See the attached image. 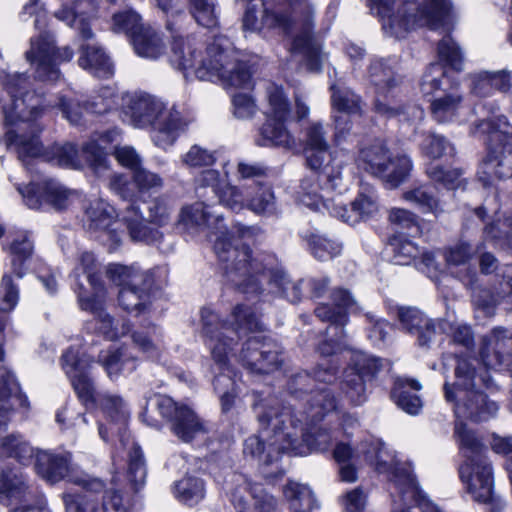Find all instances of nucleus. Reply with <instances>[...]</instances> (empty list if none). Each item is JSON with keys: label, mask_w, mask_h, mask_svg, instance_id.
I'll list each match as a JSON object with an SVG mask.
<instances>
[{"label": "nucleus", "mask_w": 512, "mask_h": 512, "mask_svg": "<svg viewBox=\"0 0 512 512\" xmlns=\"http://www.w3.org/2000/svg\"><path fill=\"white\" fill-rule=\"evenodd\" d=\"M177 226L188 233H194L208 227V237L213 242L214 251L223 263L224 278L229 285L239 292L256 296L268 286L269 293L286 298L296 303L301 298V282H292L283 270L274 254L267 252L253 253L246 243L251 241L261 230L257 226L238 224L233 233H229L223 218L216 212L208 211L204 201L184 206L179 214Z\"/></svg>", "instance_id": "nucleus-1"}, {"label": "nucleus", "mask_w": 512, "mask_h": 512, "mask_svg": "<svg viewBox=\"0 0 512 512\" xmlns=\"http://www.w3.org/2000/svg\"><path fill=\"white\" fill-rule=\"evenodd\" d=\"M231 319V323L221 320L210 307L201 310L204 343L211 352L214 369L219 371L213 386L219 395L223 413L230 412L238 398L235 373L231 368L233 359H238L250 372L258 374L274 372L282 363L277 344L258 336L250 337L237 357L235 347L240 337L248 332L262 331L263 326L251 307L241 304L234 307Z\"/></svg>", "instance_id": "nucleus-2"}, {"label": "nucleus", "mask_w": 512, "mask_h": 512, "mask_svg": "<svg viewBox=\"0 0 512 512\" xmlns=\"http://www.w3.org/2000/svg\"><path fill=\"white\" fill-rule=\"evenodd\" d=\"M336 373V367L323 368L319 365L313 376L302 372L290 379V394L297 398L307 394L305 423L297 417L290 406L285 405V413H274L276 417L273 419L270 416L273 411L268 410V406L260 411V421L270 425L272 431L276 432V436L282 441L280 449H288L290 455L305 456L311 452H326L333 442H337L338 430L315 428L326 416L340 413L338 401L331 387L336 380Z\"/></svg>", "instance_id": "nucleus-3"}, {"label": "nucleus", "mask_w": 512, "mask_h": 512, "mask_svg": "<svg viewBox=\"0 0 512 512\" xmlns=\"http://www.w3.org/2000/svg\"><path fill=\"white\" fill-rule=\"evenodd\" d=\"M25 74H0V109L4 115L6 126L23 124L32 130L31 135L19 134L13 129L7 130V145L13 148L23 164L30 159L43 156L46 160L62 167L77 169L81 166L76 146L72 143L55 144L50 151L44 152L39 140L40 129L33 122L47 108L42 95L27 90Z\"/></svg>", "instance_id": "nucleus-4"}, {"label": "nucleus", "mask_w": 512, "mask_h": 512, "mask_svg": "<svg viewBox=\"0 0 512 512\" xmlns=\"http://www.w3.org/2000/svg\"><path fill=\"white\" fill-rule=\"evenodd\" d=\"M172 66L201 81L218 83L225 89L252 87V73L244 53L227 34H212L197 41L194 34H177L171 41Z\"/></svg>", "instance_id": "nucleus-5"}, {"label": "nucleus", "mask_w": 512, "mask_h": 512, "mask_svg": "<svg viewBox=\"0 0 512 512\" xmlns=\"http://www.w3.org/2000/svg\"><path fill=\"white\" fill-rule=\"evenodd\" d=\"M510 339L506 330L494 328L483 340L480 351L482 367L476 369L468 359L460 358L455 368V381L444 384L447 402L453 405L455 416L470 419L473 422H487L499 412V404L482 391L496 389L490 370H498L506 362L504 347Z\"/></svg>", "instance_id": "nucleus-6"}, {"label": "nucleus", "mask_w": 512, "mask_h": 512, "mask_svg": "<svg viewBox=\"0 0 512 512\" xmlns=\"http://www.w3.org/2000/svg\"><path fill=\"white\" fill-rule=\"evenodd\" d=\"M93 358L79 347L68 348L61 356L60 364L65 375L87 409L99 408L109 421L111 433H117L121 446L128 449V478L137 490L145 484L147 470L141 448L131 440L127 432L129 411L123 398L114 393H96L89 372Z\"/></svg>", "instance_id": "nucleus-7"}, {"label": "nucleus", "mask_w": 512, "mask_h": 512, "mask_svg": "<svg viewBox=\"0 0 512 512\" xmlns=\"http://www.w3.org/2000/svg\"><path fill=\"white\" fill-rule=\"evenodd\" d=\"M84 227L92 238L101 243L109 252L116 251L122 244L124 227L133 241L148 244L159 242L162 233L145 222L140 208L130 204L120 219L116 209L103 199H94L85 210Z\"/></svg>", "instance_id": "nucleus-8"}, {"label": "nucleus", "mask_w": 512, "mask_h": 512, "mask_svg": "<svg viewBox=\"0 0 512 512\" xmlns=\"http://www.w3.org/2000/svg\"><path fill=\"white\" fill-rule=\"evenodd\" d=\"M84 227L92 238L101 243L109 252L116 251L122 244L124 227L133 241L148 244L159 242L162 233L145 222L140 208L130 204L120 219L116 209L103 199H94L85 210Z\"/></svg>", "instance_id": "nucleus-9"}, {"label": "nucleus", "mask_w": 512, "mask_h": 512, "mask_svg": "<svg viewBox=\"0 0 512 512\" xmlns=\"http://www.w3.org/2000/svg\"><path fill=\"white\" fill-rule=\"evenodd\" d=\"M454 436L463 462L459 466V477L471 498L486 505V512H503L505 500L494 491V477L486 448L466 424L457 421Z\"/></svg>", "instance_id": "nucleus-10"}, {"label": "nucleus", "mask_w": 512, "mask_h": 512, "mask_svg": "<svg viewBox=\"0 0 512 512\" xmlns=\"http://www.w3.org/2000/svg\"><path fill=\"white\" fill-rule=\"evenodd\" d=\"M71 277L74 280L73 289L81 310L93 315V320L86 324L88 331L95 330L111 341L121 338L130 331L128 321H114L104 309L106 291L101 280L100 264L93 253H81Z\"/></svg>", "instance_id": "nucleus-11"}, {"label": "nucleus", "mask_w": 512, "mask_h": 512, "mask_svg": "<svg viewBox=\"0 0 512 512\" xmlns=\"http://www.w3.org/2000/svg\"><path fill=\"white\" fill-rule=\"evenodd\" d=\"M122 119L134 128L152 130L156 146L167 149L187 126L180 112L160 97L135 91L123 97Z\"/></svg>", "instance_id": "nucleus-12"}, {"label": "nucleus", "mask_w": 512, "mask_h": 512, "mask_svg": "<svg viewBox=\"0 0 512 512\" xmlns=\"http://www.w3.org/2000/svg\"><path fill=\"white\" fill-rule=\"evenodd\" d=\"M471 133L487 134V154L477 170L478 180L484 187L491 186L495 180L512 176V163L504 153L512 154V125L503 115L483 119L476 123Z\"/></svg>", "instance_id": "nucleus-13"}, {"label": "nucleus", "mask_w": 512, "mask_h": 512, "mask_svg": "<svg viewBox=\"0 0 512 512\" xmlns=\"http://www.w3.org/2000/svg\"><path fill=\"white\" fill-rule=\"evenodd\" d=\"M420 90L425 98H429L432 118L440 124L461 123L465 120L469 108L459 84L452 85L444 68L431 63L425 70Z\"/></svg>", "instance_id": "nucleus-14"}, {"label": "nucleus", "mask_w": 512, "mask_h": 512, "mask_svg": "<svg viewBox=\"0 0 512 512\" xmlns=\"http://www.w3.org/2000/svg\"><path fill=\"white\" fill-rule=\"evenodd\" d=\"M0 458H14L21 464L28 463L34 456V448L19 433H6L10 412L28 408V399L21 392L14 374L6 367H0Z\"/></svg>", "instance_id": "nucleus-15"}, {"label": "nucleus", "mask_w": 512, "mask_h": 512, "mask_svg": "<svg viewBox=\"0 0 512 512\" xmlns=\"http://www.w3.org/2000/svg\"><path fill=\"white\" fill-rule=\"evenodd\" d=\"M333 457L337 463L365 461L379 474L384 475L389 482L390 494L398 493L403 486V471L412 472L407 463H400L395 452L375 437L369 436L363 440L354 450L348 443L337 441L333 450Z\"/></svg>", "instance_id": "nucleus-16"}, {"label": "nucleus", "mask_w": 512, "mask_h": 512, "mask_svg": "<svg viewBox=\"0 0 512 512\" xmlns=\"http://www.w3.org/2000/svg\"><path fill=\"white\" fill-rule=\"evenodd\" d=\"M330 299L331 303H321L315 308V315L321 321L330 323L327 330L329 338L322 341L317 348L322 357L336 355L348 348L344 327L349 322V313L361 312V307L346 289H333Z\"/></svg>", "instance_id": "nucleus-17"}, {"label": "nucleus", "mask_w": 512, "mask_h": 512, "mask_svg": "<svg viewBox=\"0 0 512 512\" xmlns=\"http://www.w3.org/2000/svg\"><path fill=\"white\" fill-rule=\"evenodd\" d=\"M344 158V156L335 155L321 169L311 170L305 175L296 191L297 201L313 211H327L331 215V210L337 202L325 199L323 193L341 191L344 188L343 170L346 166Z\"/></svg>", "instance_id": "nucleus-18"}, {"label": "nucleus", "mask_w": 512, "mask_h": 512, "mask_svg": "<svg viewBox=\"0 0 512 512\" xmlns=\"http://www.w3.org/2000/svg\"><path fill=\"white\" fill-rule=\"evenodd\" d=\"M108 278L119 287V305L128 312L143 313L150 304L152 274L135 266L109 264Z\"/></svg>", "instance_id": "nucleus-19"}, {"label": "nucleus", "mask_w": 512, "mask_h": 512, "mask_svg": "<svg viewBox=\"0 0 512 512\" xmlns=\"http://www.w3.org/2000/svg\"><path fill=\"white\" fill-rule=\"evenodd\" d=\"M269 407L272 410L271 418H275V414L285 413V405L275 396H267L259 398L253 404V410L256 414L260 426L259 435H252L244 441L243 453L246 457L257 460L263 464H270L277 460L281 454L287 453L288 449H280L282 441L276 436V432L272 431L270 425H266L260 421L259 413L262 409Z\"/></svg>", "instance_id": "nucleus-20"}, {"label": "nucleus", "mask_w": 512, "mask_h": 512, "mask_svg": "<svg viewBox=\"0 0 512 512\" xmlns=\"http://www.w3.org/2000/svg\"><path fill=\"white\" fill-rule=\"evenodd\" d=\"M35 471L45 481L57 483L63 479L78 486H84L88 490L101 491L103 482L93 478L78 469L73 464L72 455L69 452L54 453L49 450L34 451Z\"/></svg>", "instance_id": "nucleus-21"}, {"label": "nucleus", "mask_w": 512, "mask_h": 512, "mask_svg": "<svg viewBox=\"0 0 512 512\" xmlns=\"http://www.w3.org/2000/svg\"><path fill=\"white\" fill-rule=\"evenodd\" d=\"M153 400L160 415L169 422L172 433L181 441L191 442L209 433V423L190 406L161 394L155 395Z\"/></svg>", "instance_id": "nucleus-22"}, {"label": "nucleus", "mask_w": 512, "mask_h": 512, "mask_svg": "<svg viewBox=\"0 0 512 512\" xmlns=\"http://www.w3.org/2000/svg\"><path fill=\"white\" fill-rule=\"evenodd\" d=\"M368 78L375 88V112L387 119L400 116L403 113V107L397 105L401 95L400 80L392 69L382 59H372Z\"/></svg>", "instance_id": "nucleus-23"}, {"label": "nucleus", "mask_w": 512, "mask_h": 512, "mask_svg": "<svg viewBox=\"0 0 512 512\" xmlns=\"http://www.w3.org/2000/svg\"><path fill=\"white\" fill-rule=\"evenodd\" d=\"M74 56L68 47L56 48L51 34H38L31 38L27 60L35 66L36 77L42 81H55L60 77L58 65L69 62Z\"/></svg>", "instance_id": "nucleus-24"}, {"label": "nucleus", "mask_w": 512, "mask_h": 512, "mask_svg": "<svg viewBox=\"0 0 512 512\" xmlns=\"http://www.w3.org/2000/svg\"><path fill=\"white\" fill-rule=\"evenodd\" d=\"M223 201L225 207L234 212L248 209L261 216H276L280 213L272 187L261 181L231 188L229 195L224 197Z\"/></svg>", "instance_id": "nucleus-25"}, {"label": "nucleus", "mask_w": 512, "mask_h": 512, "mask_svg": "<svg viewBox=\"0 0 512 512\" xmlns=\"http://www.w3.org/2000/svg\"><path fill=\"white\" fill-rule=\"evenodd\" d=\"M5 501L18 504L13 512H50L44 494L28 486L22 474L0 468V502Z\"/></svg>", "instance_id": "nucleus-26"}, {"label": "nucleus", "mask_w": 512, "mask_h": 512, "mask_svg": "<svg viewBox=\"0 0 512 512\" xmlns=\"http://www.w3.org/2000/svg\"><path fill=\"white\" fill-rule=\"evenodd\" d=\"M381 368V360L363 351H351L349 367L345 372L342 389L353 405L366 400L365 381L372 379Z\"/></svg>", "instance_id": "nucleus-27"}, {"label": "nucleus", "mask_w": 512, "mask_h": 512, "mask_svg": "<svg viewBox=\"0 0 512 512\" xmlns=\"http://www.w3.org/2000/svg\"><path fill=\"white\" fill-rule=\"evenodd\" d=\"M18 191L31 209H41L48 205L56 210H63L79 198L76 191L66 188L54 179L32 182L23 188L19 186Z\"/></svg>", "instance_id": "nucleus-28"}, {"label": "nucleus", "mask_w": 512, "mask_h": 512, "mask_svg": "<svg viewBox=\"0 0 512 512\" xmlns=\"http://www.w3.org/2000/svg\"><path fill=\"white\" fill-rule=\"evenodd\" d=\"M237 512H273L275 498L261 485L249 483L244 476L234 474L225 488Z\"/></svg>", "instance_id": "nucleus-29"}, {"label": "nucleus", "mask_w": 512, "mask_h": 512, "mask_svg": "<svg viewBox=\"0 0 512 512\" xmlns=\"http://www.w3.org/2000/svg\"><path fill=\"white\" fill-rule=\"evenodd\" d=\"M116 104L115 90L112 87H102L85 106H82L74 97L61 95L58 97L56 107L71 125L78 126L82 124L83 111L104 114L114 108Z\"/></svg>", "instance_id": "nucleus-30"}, {"label": "nucleus", "mask_w": 512, "mask_h": 512, "mask_svg": "<svg viewBox=\"0 0 512 512\" xmlns=\"http://www.w3.org/2000/svg\"><path fill=\"white\" fill-rule=\"evenodd\" d=\"M164 186L163 178L143 166L132 173V182L124 174H113L109 178V188L124 200L133 201L137 194L155 192Z\"/></svg>", "instance_id": "nucleus-31"}, {"label": "nucleus", "mask_w": 512, "mask_h": 512, "mask_svg": "<svg viewBox=\"0 0 512 512\" xmlns=\"http://www.w3.org/2000/svg\"><path fill=\"white\" fill-rule=\"evenodd\" d=\"M284 45L290 60L297 66H304L310 72H319L323 63L322 44L313 34H286Z\"/></svg>", "instance_id": "nucleus-32"}, {"label": "nucleus", "mask_w": 512, "mask_h": 512, "mask_svg": "<svg viewBox=\"0 0 512 512\" xmlns=\"http://www.w3.org/2000/svg\"><path fill=\"white\" fill-rule=\"evenodd\" d=\"M378 209V196L375 189L369 185H362L350 209L343 203L337 202L331 210V215L343 222L355 224L361 219L372 217Z\"/></svg>", "instance_id": "nucleus-33"}, {"label": "nucleus", "mask_w": 512, "mask_h": 512, "mask_svg": "<svg viewBox=\"0 0 512 512\" xmlns=\"http://www.w3.org/2000/svg\"><path fill=\"white\" fill-rule=\"evenodd\" d=\"M330 90L332 91L331 103L333 109L344 114L334 116L335 138L337 142H340L350 130L347 117L358 114L361 111L360 99L352 90L344 85L331 83Z\"/></svg>", "instance_id": "nucleus-34"}, {"label": "nucleus", "mask_w": 512, "mask_h": 512, "mask_svg": "<svg viewBox=\"0 0 512 512\" xmlns=\"http://www.w3.org/2000/svg\"><path fill=\"white\" fill-rule=\"evenodd\" d=\"M121 131L118 128L109 129L103 133L95 135L87 142L82 150L83 156L89 167L96 175L102 177L109 170L107 145L117 141Z\"/></svg>", "instance_id": "nucleus-35"}, {"label": "nucleus", "mask_w": 512, "mask_h": 512, "mask_svg": "<svg viewBox=\"0 0 512 512\" xmlns=\"http://www.w3.org/2000/svg\"><path fill=\"white\" fill-rule=\"evenodd\" d=\"M329 145L325 139V133L323 127L319 123H314L307 129L306 132V145L304 149L306 164L310 170H319L325 166L335 156H344L346 164L348 163L349 157L347 154L328 153Z\"/></svg>", "instance_id": "nucleus-36"}, {"label": "nucleus", "mask_w": 512, "mask_h": 512, "mask_svg": "<svg viewBox=\"0 0 512 512\" xmlns=\"http://www.w3.org/2000/svg\"><path fill=\"white\" fill-rule=\"evenodd\" d=\"M288 120L265 117V122L258 130L255 143L261 147L293 149L296 146V140L286 126Z\"/></svg>", "instance_id": "nucleus-37"}, {"label": "nucleus", "mask_w": 512, "mask_h": 512, "mask_svg": "<svg viewBox=\"0 0 512 512\" xmlns=\"http://www.w3.org/2000/svg\"><path fill=\"white\" fill-rule=\"evenodd\" d=\"M231 188H238V186L231 185L228 182L227 172L221 175L218 170L207 169L200 172L195 178V189L198 197L209 200L211 193L224 207L223 198L229 195Z\"/></svg>", "instance_id": "nucleus-38"}, {"label": "nucleus", "mask_w": 512, "mask_h": 512, "mask_svg": "<svg viewBox=\"0 0 512 512\" xmlns=\"http://www.w3.org/2000/svg\"><path fill=\"white\" fill-rule=\"evenodd\" d=\"M78 64L98 78H109L114 74V65L111 58L97 44L85 43L81 45Z\"/></svg>", "instance_id": "nucleus-39"}, {"label": "nucleus", "mask_w": 512, "mask_h": 512, "mask_svg": "<svg viewBox=\"0 0 512 512\" xmlns=\"http://www.w3.org/2000/svg\"><path fill=\"white\" fill-rule=\"evenodd\" d=\"M475 254V250L468 242L459 241L444 250L446 265L452 274L461 281H471L474 275L470 261Z\"/></svg>", "instance_id": "nucleus-40"}, {"label": "nucleus", "mask_w": 512, "mask_h": 512, "mask_svg": "<svg viewBox=\"0 0 512 512\" xmlns=\"http://www.w3.org/2000/svg\"><path fill=\"white\" fill-rule=\"evenodd\" d=\"M451 11L449 0H424L417 13L408 19L417 28L438 29Z\"/></svg>", "instance_id": "nucleus-41"}, {"label": "nucleus", "mask_w": 512, "mask_h": 512, "mask_svg": "<svg viewBox=\"0 0 512 512\" xmlns=\"http://www.w3.org/2000/svg\"><path fill=\"white\" fill-rule=\"evenodd\" d=\"M390 155L385 143L377 140L359 151L356 163L359 168L380 178L386 171Z\"/></svg>", "instance_id": "nucleus-42"}, {"label": "nucleus", "mask_w": 512, "mask_h": 512, "mask_svg": "<svg viewBox=\"0 0 512 512\" xmlns=\"http://www.w3.org/2000/svg\"><path fill=\"white\" fill-rule=\"evenodd\" d=\"M421 384L408 378H398L395 381L391 397L399 408L405 412L416 415L422 408V401L418 395L411 393L410 390L419 391Z\"/></svg>", "instance_id": "nucleus-43"}, {"label": "nucleus", "mask_w": 512, "mask_h": 512, "mask_svg": "<svg viewBox=\"0 0 512 512\" xmlns=\"http://www.w3.org/2000/svg\"><path fill=\"white\" fill-rule=\"evenodd\" d=\"M10 237L11 273L16 279H21L25 274L24 263L33 253V241L26 231H18Z\"/></svg>", "instance_id": "nucleus-44"}, {"label": "nucleus", "mask_w": 512, "mask_h": 512, "mask_svg": "<svg viewBox=\"0 0 512 512\" xmlns=\"http://www.w3.org/2000/svg\"><path fill=\"white\" fill-rule=\"evenodd\" d=\"M398 318L404 329L410 333L418 334V343L420 346L427 345L431 340L433 333L429 325V320L424 317L421 311L415 308H398Z\"/></svg>", "instance_id": "nucleus-45"}, {"label": "nucleus", "mask_w": 512, "mask_h": 512, "mask_svg": "<svg viewBox=\"0 0 512 512\" xmlns=\"http://www.w3.org/2000/svg\"><path fill=\"white\" fill-rule=\"evenodd\" d=\"M98 363L104 368L110 379L118 377L122 372L136 369V360L127 358L121 348L110 347L98 355Z\"/></svg>", "instance_id": "nucleus-46"}, {"label": "nucleus", "mask_w": 512, "mask_h": 512, "mask_svg": "<svg viewBox=\"0 0 512 512\" xmlns=\"http://www.w3.org/2000/svg\"><path fill=\"white\" fill-rule=\"evenodd\" d=\"M163 34H129V43L141 58L155 60L166 50Z\"/></svg>", "instance_id": "nucleus-47"}, {"label": "nucleus", "mask_w": 512, "mask_h": 512, "mask_svg": "<svg viewBox=\"0 0 512 512\" xmlns=\"http://www.w3.org/2000/svg\"><path fill=\"white\" fill-rule=\"evenodd\" d=\"M402 198L414 204L422 213H431L437 217L445 211L444 203L434 196L429 186H419L407 190L403 193Z\"/></svg>", "instance_id": "nucleus-48"}, {"label": "nucleus", "mask_w": 512, "mask_h": 512, "mask_svg": "<svg viewBox=\"0 0 512 512\" xmlns=\"http://www.w3.org/2000/svg\"><path fill=\"white\" fill-rule=\"evenodd\" d=\"M283 493L293 512H311L317 507L313 492L307 485L289 481Z\"/></svg>", "instance_id": "nucleus-49"}, {"label": "nucleus", "mask_w": 512, "mask_h": 512, "mask_svg": "<svg viewBox=\"0 0 512 512\" xmlns=\"http://www.w3.org/2000/svg\"><path fill=\"white\" fill-rule=\"evenodd\" d=\"M302 238L312 255L321 261L330 260L341 253L342 245L338 241L316 231H307L302 234Z\"/></svg>", "instance_id": "nucleus-50"}, {"label": "nucleus", "mask_w": 512, "mask_h": 512, "mask_svg": "<svg viewBox=\"0 0 512 512\" xmlns=\"http://www.w3.org/2000/svg\"><path fill=\"white\" fill-rule=\"evenodd\" d=\"M267 107L264 111L265 117L277 119H289L291 116V105L283 86L276 83H268L266 86Z\"/></svg>", "instance_id": "nucleus-51"}, {"label": "nucleus", "mask_w": 512, "mask_h": 512, "mask_svg": "<svg viewBox=\"0 0 512 512\" xmlns=\"http://www.w3.org/2000/svg\"><path fill=\"white\" fill-rule=\"evenodd\" d=\"M419 149L430 160L453 158L456 155L454 145L445 136L432 132L423 135Z\"/></svg>", "instance_id": "nucleus-52"}, {"label": "nucleus", "mask_w": 512, "mask_h": 512, "mask_svg": "<svg viewBox=\"0 0 512 512\" xmlns=\"http://www.w3.org/2000/svg\"><path fill=\"white\" fill-rule=\"evenodd\" d=\"M437 54L439 62L444 69L448 67L456 72H461L464 69V54L458 43L451 37V34H446L438 43Z\"/></svg>", "instance_id": "nucleus-53"}, {"label": "nucleus", "mask_w": 512, "mask_h": 512, "mask_svg": "<svg viewBox=\"0 0 512 512\" xmlns=\"http://www.w3.org/2000/svg\"><path fill=\"white\" fill-rule=\"evenodd\" d=\"M173 493L181 503L194 506L205 497V485L198 477L186 476L175 483Z\"/></svg>", "instance_id": "nucleus-54"}, {"label": "nucleus", "mask_w": 512, "mask_h": 512, "mask_svg": "<svg viewBox=\"0 0 512 512\" xmlns=\"http://www.w3.org/2000/svg\"><path fill=\"white\" fill-rule=\"evenodd\" d=\"M413 168L411 158L406 154L390 155L387 161L386 171L381 175V179L391 187H398L404 182Z\"/></svg>", "instance_id": "nucleus-55"}, {"label": "nucleus", "mask_w": 512, "mask_h": 512, "mask_svg": "<svg viewBox=\"0 0 512 512\" xmlns=\"http://www.w3.org/2000/svg\"><path fill=\"white\" fill-rule=\"evenodd\" d=\"M388 249L392 253V261L398 265H408L420 255L418 245L402 234L389 238Z\"/></svg>", "instance_id": "nucleus-56"}, {"label": "nucleus", "mask_w": 512, "mask_h": 512, "mask_svg": "<svg viewBox=\"0 0 512 512\" xmlns=\"http://www.w3.org/2000/svg\"><path fill=\"white\" fill-rule=\"evenodd\" d=\"M427 176L435 183L449 190L464 188L466 180L462 177L463 171L459 168H444L439 164L430 163L426 167Z\"/></svg>", "instance_id": "nucleus-57"}, {"label": "nucleus", "mask_w": 512, "mask_h": 512, "mask_svg": "<svg viewBox=\"0 0 512 512\" xmlns=\"http://www.w3.org/2000/svg\"><path fill=\"white\" fill-rule=\"evenodd\" d=\"M85 491L82 494L64 493L62 496L66 512H97L99 509L98 499L95 494L101 491H94L81 486Z\"/></svg>", "instance_id": "nucleus-58"}, {"label": "nucleus", "mask_w": 512, "mask_h": 512, "mask_svg": "<svg viewBox=\"0 0 512 512\" xmlns=\"http://www.w3.org/2000/svg\"><path fill=\"white\" fill-rule=\"evenodd\" d=\"M161 331L156 326L148 328L146 333L136 331L132 334L135 345L147 355V357L158 360L163 348Z\"/></svg>", "instance_id": "nucleus-59"}, {"label": "nucleus", "mask_w": 512, "mask_h": 512, "mask_svg": "<svg viewBox=\"0 0 512 512\" xmlns=\"http://www.w3.org/2000/svg\"><path fill=\"white\" fill-rule=\"evenodd\" d=\"M88 9L82 11L79 9L78 4L75 5L77 11L62 7L55 11L54 18L60 22H63L65 27L68 29L78 30L79 32H88L90 28L83 14H91L95 11L96 6L91 0H87Z\"/></svg>", "instance_id": "nucleus-60"}, {"label": "nucleus", "mask_w": 512, "mask_h": 512, "mask_svg": "<svg viewBox=\"0 0 512 512\" xmlns=\"http://www.w3.org/2000/svg\"><path fill=\"white\" fill-rule=\"evenodd\" d=\"M193 16L204 29H216L219 21L216 13L215 0H190Z\"/></svg>", "instance_id": "nucleus-61"}, {"label": "nucleus", "mask_w": 512, "mask_h": 512, "mask_svg": "<svg viewBox=\"0 0 512 512\" xmlns=\"http://www.w3.org/2000/svg\"><path fill=\"white\" fill-rule=\"evenodd\" d=\"M113 28L118 32H143L149 29L141 15L132 9H127L113 15Z\"/></svg>", "instance_id": "nucleus-62"}, {"label": "nucleus", "mask_w": 512, "mask_h": 512, "mask_svg": "<svg viewBox=\"0 0 512 512\" xmlns=\"http://www.w3.org/2000/svg\"><path fill=\"white\" fill-rule=\"evenodd\" d=\"M174 205L170 198L159 196L155 198L148 207L150 223L158 227H164L171 220V213Z\"/></svg>", "instance_id": "nucleus-63"}, {"label": "nucleus", "mask_w": 512, "mask_h": 512, "mask_svg": "<svg viewBox=\"0 0 512 512\" xmlns=\"http://www.w3.org/2000/svg\"><path fill=\"white\" fill-rule=\"evenodd\" d=\"M388 220L397 228L408 230L412 236L421 231L418 216L407 209L392 208L389 211Z\"/></svg>", "instance_id": "nucleus-64"}]
</instances>
